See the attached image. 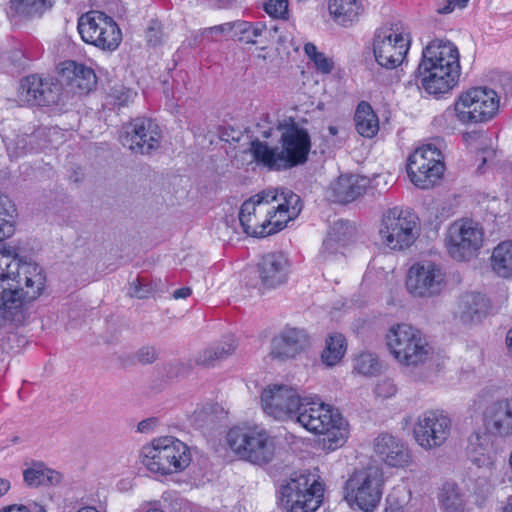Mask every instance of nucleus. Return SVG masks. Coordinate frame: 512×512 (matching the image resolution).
<instances>
[{
	"mask_svg": "<svg viewBox=\"0 0 512 512\" xmlns=\"http://www.w3.org/2000/svg\"><path fill=\"white\" fill-rule=\"evenodd\" d=\"M77 512H100V511L97 510L95 507L86 506V507L80 508Z\"/></svg>",
	"mask_w": 512,
	"mask_h": 512,
	"instance_id": "e2e57ef3",
	"label": "nucleus"
},
{
	"mask_svg": "<svg viewBox=\"0 0 512 512\" xmlns=\"http://www.w3.org/2000/svg\"><path fill=\"white\" fill-rule=\"evenodd\" d=\"M294 423L306 431L321 435V445L326 451L341 448L349 438L347 420L331 405L317 396H305Z\"/></svg>",
	"mask_w": 512,
	"mask_h": 512,
	"instance_id": "39448f33",
	"label": "nucleus"
},
{
	"mask_svg": "<svg viewBox=\"0 0 512 512\" xmlns=\"http://www.w3.org/2000/svg\"><path fill=\"white\" fill-rule=\"evenodd\" d=\"M52 7L50 0H10L9 14L13 17L40 16Z\"/></svg>",
	"mask_w": 512,
	"mask_h": 512,
	"instance_id": "e433bc0d",
	"label": "nucleus"
},
{
	"mask_svg": "<svg viewBox=\"0 0 512 512\" xmlns=\"http://www.w3.org/2000/svg\"><path fill=\"white\" fill-rule=\"evenodd\" d=\"M302 209L300 197L286 188L261 191L246 200L239 221L247 235L264 237L277 233L296 219Z\"/></svg>",
	"mask_w": 512,
	"mask_h": 512,
	"instance_id": "f03ea898",
	"label": "nucleus"
},
{
	"mask_svg": "<svg viewBox=\"0 0 512 512\" xmlns=\"http://www.w3.org/2000/svg\"><path fill=\"white\" fill-rule=\"evenodd\" d=\"M121 141L135 153L148 154L159 147L161 131L153 120L137 118L124 126Z\"/></svg>",
	"mask_w": 512,
	"mask_h": 512,
	"instance_id": "aec40b11",
	"label": "nucleus"
},
{
	"mask_svg": "<svg viewBox=\"0 0 512 512\" xmlns=\"http://www.w3.org/2000/svg\"><path fill=\"white\" fill-rule=\"evenodd\" d=\"M264 8L271 17L285 18L288 13V0H268Z\"/></svg>",
	"mask_w": 512,
	"mask_h": 512,
	"instance_id": "a18cd8bd",
	"label": "nucleus"
},
{
	"mask_svg": "<svg viewBox=\"0 0 512 512\" xmlns=\"http://www.w3.org/2000/svg\"><path fill=\"white\" fill-rule=\"evenodd\" d=\"M17 97L20 103L26 105H47L54 101L49 83L37 75H30L21 80Z\"/></svg>",
	"mask_w": 512,
	"mask_h": 512,
	"instance_id": "a878e982",
	"label": "nucleus"
},
{
	"mask_svg": "<svg viewBox=\"0 0 512 512\" xmlns=\"http://www.w3.org/2000/svg\"><path fill=\"white\" fill-rule=\"evenodd\" d=\"M150 292V288L147 285L143 284L140 279H136L132 281L130 284L129 294L132 297L143 299L148 297Z\"/></svg>",
	"mask_w": 512,
	"mask_h": 512,
	"instance_id": "09e8293b",
	"label": "nucleus"
},
{
	"mask_svg": "<svg viewBox=\"0 0 512 512\" xmlns=\"http://www.w3.org/2000/svg\"><path fill=\"white\" fill-rule=\"evenodd\" d=\"M357 132L365 138H373L379 131V118L371 105L365 101L357 105L354 115Z\"/></svg>",
	"mask_w": 512,
	"mask_h": 512,
	"instance_id": "c9c22d12",
	"label": "nucleus"
},
{
	"mask_svg": "<svg viewBox=\"0 0 512 512\" xmlns=\"http://www.w3.org/2000/svg\"><path fill=\"white\" fill-rule=\"evenodd\" d=\"M385 345L395 362L405 368L421 367L434 355L424 333L407 323L390 326L385 334Z\"/></svg>",
	"mask_w": 512,
	"mask_h": 512,
	"instance_id": "423d86ee",
	"label": "nucleus"
},
{
	"mask_svg": "<svg viewBox=\"0 0 512 512\" xmlns=\"http://www.w3.org/2000/svg\"><path fill=\"white\" fill-rule=\"evenodd\" d=\"M11 488L10 481L5 478H0V497L8 493Z\"/></svg>",
	"mask_w": 512,
	"mask_h": 512,
	"instance_id": "bf43d9fd",
	"label": "nucleus"
},
{
	"mask_svg": "<svg viewBox=\"0 0 512 512\" xmlns=\"http://www.w3.org/2000/svg\"><path fill=\"white\" fill-rule=\"evenodd\" d=\"M59 134V131L57 128H48V129H43V130H39L37 132V136H40V135H46L49 137V142L52 143L53 140L51 139L52 136H56Z\"/></svg>",
	"mask_w": 512,
	"mask_h": 512,
	"instance_id": "4d7b16f0",
	"label": "nucleus"
},
{
	"mask_svg": "<svg viewBox=\"0 0 512 512\" xmlns=\"http://www.w3.org/2000/svg\"><path fill=\"white\" fill-rule=\"evenodd\" d=\"M468 454L472 463L481 468H491L494 451L491 436L487 432H475L469 437Z\"/></svg>",
	"mask_w": 512,
	"mask_h": 512,
	"instance_id": "c756f323",
	"label": "nucleus"
},
{
	"mask_svg": "<svg viewBox=\"0 0 512 512\" xmlns=\"http://www.w3.org/2000/svg\"><path fill=\"white\" fill-rule=\"evenodd\" d=\"M22 508H24L26 512H47L43 505L33 501L28 504H22Z\"/></svg>",
	"mask_w": 512,
	"mask_h": 512,
	"instance_id": "5fc2aeb1",
	"label": "nucleus"
},
{
	"mask_svg": "<svg viewBox=\"0 0 512 512\" xmlns=\"http://www.w3.org/2000/svg\"><path fill=\"white\" fill-rule=\"evenodd\" d=\"M464 140L467 145L474 150H480L482 152V163H486L492 159L495 151L492 148V139L485 133L482 132H467L464 134Z\"/></svg>",
	"mask_w": 512,
	"mask_h": 512,
	"instance_id": "a19ab883",
	"label": "nucleus"
},
{
	"mask_svg": "<svg viewBox=\"0 0 512 512\" xmlns=\"http://www.w3.org/2000/svg\"><path fill=\"white\" fill-rule=\"evenodd\" d=\"M490 309L489 300L478 292H465L458 298L455 319L464 326H474L482 322Z\"/></svg>",
	"mask_w": 512,
	"mask_h": 512,
	"instance_id": "5701e85b",
	"label": "nucleus"
},
{
	"mask_svg": "<svg viewBox=\"0 0 512 512\" xmlns=\"http://www.w3.org/2000/svg\"><path fill=\"white\" fill-rule=\"evenodd\" d=\"M289 272V259L280 252L264 255L258 264L259 279L262 285L268 288H275L284 284Z\"/></svg>",
	"mask_w": 512,
	"mask_h": 512,
	"instance_id": "b1692460",
	"label": "nucleus"
},
{
	"mask_svg": "<svg viewBox=\"0 0 512 512\" xmlns=\"http://www.w3.org/2000/svg\"><path fill=\"white\" fill-rule=\"evenodd\" d=\"M237 344L233 336L225 337L221 342L213 347L205 349L198 357V363L202 365H212L216 361L226 359L236 350Z\"/></svg>",
	"mask_w": 512,
	"mask_h": 512,
	"instance_id": "4c0bfd02",
	"label": "nucleus"
},
{
	"mask_svg": "<svg viewBox=\"0 0 512 512\" xmlns=\"http://www.w3.org/2000/svg\"><path fill=\"white\" fill-rule=\"evenodd\" d=\"M310 346V338L303 329L285 327L271 343L273 357L286 360L296 358Z\"/></svg>",
	"mask_w": 512,
	"mask_h": 512,
	"instance_id": "4be33fe9",
	"label": "nucleus"
},
{
	"mask_svg": "<svg viewBox=\"0 0 512 512\" xmlns=\"http://www.w3.org/2000/svg\"><path fill=\"white\" fill-rule=\"evenodd\" d=\"M489 264L498 277L512 279V240L501 241L492 249Z\"/></svg>",
	"mask_w": 512,
	"mask_h": 512,
	"instance_id": "72a5a7b5",
	"label": "nucleus"
},
{
	"mask_svg": "<svg viewBox=\"0 0 512 512\" xmlns=\"http://www.w3.org/2000/svg\"><path fill=\"white\" fill-rule=\"evenodd\" d=\"M141 457L146 469L159 475L182 472L191 462L189 447L173 436L154 438L142 447Z\"/></svg>",
	"mask_w": 512,
	"mask_h": 512,
	"instance_id": "0eeeda50",
	"label": "nucleus"
},
{
	"mask_svg": "<svg viewBox=\"0 0 512 512\" xmlns=\"http://www.w3.org/2000/svg\"><path fill=\"white\" fill-rule=\"evenodd\" d=\"M304 52L317 73L328 75L333 71L335 67L333 58L319 51L313 43H306Z\"/></svg>",
	"mask_w": 512,
	"mask_h": 512,
	"instance_id": "ea45409f",
	"label": "nucleus"
},
{
	"mask_svg": "<svg viewBox=\"0 0 512 512\" xmlns=\"http://www.w3.org/2000/svg\"><path fill=\"white\" fill-rule=\"evenodd\" d=\"M348 226L343 221L336 222L329 230L323 241L321 250V260L324 264H328L333 260H341L345 255Z\"/></svg>",
	"mask_w": 512,
	"mask_h": 512,
	"instance_id": "c85d7f7f",
	"label": "nucleus"
},
{
	"mask_svg": "<svg viewBox=\"0 0 512 512\" xmlns=\"http://www.w3.org/2000/svg\"><path fill=\"white\" fill-rule=\"evenodd\" d=\"M213 411H214V407L213 406H210L208 409H206L205 407L201 408V409H197L194 411L193 413V421L195 423H198V422H211L213 421Z\"/></svg>",
	"mask_w": 512,
	"mask_h": 512,
	"instance_id": "8fccbe9b",
	"label": "nucleus"
},
{
	"mask_svg": "<svg viewBox=\"0 0 512 512\" xmlns=\"http://www.w3.org/2000/svg\"><path fill=\"white\" fill-rule=\"evenodd\" d=\"M328 132L331 136H336L338 134V128L336 126H329Z\"/></svg>",
	"mask_w": 512,
	"mask_h": 512,
	"instance_id": "0e129e2a",
	"label": "nucleus"
},
{
	"mask_svg": "<svg viewBox=\"0 0 512 512\" xmlns=\"http://www.w3.org/2000/svg\"><path fill=\"white\" fill-rule=\"evenodd\" d=\"M16 208L8 199L0 197V242L15 231ZM45 277L42 269L31 262H21L12 248L0 250V287L6 309H16L22 297L37 298L43 291Z\"/></svg>",
	"mask_w": 512,
	"mask_h": 512,
	"instance_id": "f257e3e1",
	"label": "nucleus"
},
{
	"mask_svg": "<svg viewBox=\"0 0 512 512\" xmlns=\"http://www.w3.org/2000/svg\"><path fill=\"white\" fill-rule=\"evenodd\" d=\"M405 284L412 297L428 300L440 296L446 290L448 276L440 262L420 259L409 267Z\"/></svg>",
	"mask_w": 512,
	"mask_h": 512,
	"instance_id": "2eb2a0df",
	"label": "nucleus"
},
{
	"mask_svg": "<svg viewBox=\"0 0 512 512\" xmlns=\"http://www.w3.org/2000/svg\"><path fill=\"white\" fill-rule=\"evenodd\" d=\"M438 500L443 512H467L470 509L465 492L455 483H445L440 489Z\"/></svg>",
	"mask_w": 512,
	"mask_h": 512,
	"instance_id": "473e14b6",
	"label": "nucleus"
},
{
	"mask_svg": "<svg viewBox=\"0 0 512 512\" xmlns=\"http://www.w3.org/2000/svg\"><path fill=\"white\" fill-rule=\"evenodd\" d=\"M374 392L376 396L381 398H390L397 393V386L390 378H384L375 386Z\"/></svg>",
	"mask_w": 512,
	"mask_h": 512,
	"instance_id": "49530a36",
	"label": "nucleus"
},
{
	"mask_svg": "<svg viewBox=\"0 0 512 512\" xmlns=\"http://www.w3.org/2000/svg\"><path fill=\"white\" fill-rule=\"evenodd\" d=\"M384 512H408V510L403 506H398L389 503L388 506L385 508Z\"/></svg>",
	"mask_w": 512,
	"mask_h": 512,
	"instance_id": "680f3d73",
	"label": "nucleus"
},
{
	"mask_svg": "<svg viewBox=\"0 0 512 512\" xmlns=\"http://www.w3.org/2000/svg\"><path fill=\"white\" fill-rule=\"evenodd\" d=\"M288 38L289 37L287 35H280L278 41L282 44H285L286 42H288Z\"/></svg>",
	"mask_w": 512,
	"mask_h": 512,
	"instance_id": "338daca9",
	"label": "nucleus"
},
{
	"mask_svg": "<svg viewBox=\"0 0 512 512\" xmlns=\"http://www.w3.org/2000/svg\"><path fill=\"white\" fill-rule=\"evenodd\" d=\"M281 149L267 142L255 140L249 153L252 160L261 167L272 171L288 170L304 164L311 150L310 135L303 126L292 118L283 119L278 124Z\"/></svg>",
	"mask_w": 512,
	"mask_h": 512,
	"instance_id": "20e7f679",
	"label": "nucleus"
},
{
	"mask_svg": "<svg viewBox=\"0 0 512 512\" xmlns=\"http://www.w3.org/2000/svg\"><path fill=\"white\" fill-rule=\"evenodd\" d=\"M110 95L118 105H126L133 101L136 97V92L123 85H117L111 89Z\"/></svg>",
	"mask_w": 512,
	"mask_h": 512,
	"instance_id": "c03bdc74",
	"label": "nucleus"
},
{
	"mask_svg": "<svg viewBox=\"0 0 512 512\" xmlns=\"http://www.w3.org/2000/svg\"><path fill=\"white\" fill-rule=\"evenodd\" d=\"M451 418L442 410H426L419 414L413 425V438L424 450L441 447L449 439Z\"/></svg>",
	"mask_w": 512,
	"mask_h": 512,
	"instance_id": "6ab92c4d",
	"label": "nucleus"
},
{
	"mask_svg": "<svg viewBox=\"0 0 512 512\" xmlns=\"http://www.w3.org/2000/svg\"><path fill=\"white\" fill-rule=\"evenodd\" d=\"M505 344L510 356H512V327L507 331Z\"/></svg>",
	"mask_w": 512,
	"mask_h": 512,
	"instance_id": "052dcab7",
	"label": "nucleus"
},
{
	"mask_svg": "<svg viewBox=\"0 0 512 512\" xmlns=\"http://www.w3.org/2000/svg\"><path fill=\"white\" fill-rule=\"evenodd\" d=\"M412 42L408 27L402 22L386 23L374 32L372 50L376 63L392 70L402 65Z\"/></svg>",
	"mask_w": 512,
	"mask_h": 512,
	"instance_id": "9b49d317",
	"label": "nucleus"
},
{
	"mask_svg": "<svg viewBox=\"0 0 512 512\" xmlns=\"http://www.w3.org/2000/svg\"><path fill=\"white\" fill-rule=\"evenodd\" d=\"M59 73L62 81L71 88H77L80 92L90 91L96 84L94 71L75 61H64L60 64Z\"/></svg>",
	"mask_w": 512,
	"mask_h": 512,
	"instance_id": "cd10ccee",
	"label": "nucleus"
},
{
	"mask_svg": "<svg viewBox=\"0 0 512 512\" xmlns=\"http://www.w3.org/2000/svg\"><path fill=\"white\" fill-rule=\"evenodd\" d=\"M470 0H443L437 8L440 14H450L456 9L463 10L468 6Z\"/></svg>",
	"mask_w": 512,
	"mask_h": 512,
	"instance_id": "de8ad7c7",
	"label": "nucleus"
},
{
	"mask_svg": "<svg viewBox=\"0 0 512 512\" xmlns=\"http://www.w3.org/2000/svg\"><path fill=\"white\" fill-rule=\"evenodd\" d=\"M328 12L337 25L349 27L359 20L363 6L359 0H329Z\"/></svg>",
	"mask_w": 512,
	"mask_h": 512,
	"instance_id": "2f4dec72",
	"label": "nucleus"
},
{
	"mask_svg": "<svg viewBox=\"0 0 512 512\" xmlns=\"http://www.w3.org/2000/svg\"><path fill=\"white\" fill-rule=\"evenodd\" d=\"M484 244L482 226L468 218L452 222L445 233L444 245L448 255L457 262L476 258Z\"/></svg>",
	"mask_w": 512,
	"mask_h": 512,
	"instance_id": "4468645a",
	"label": "nucleus"
},
{
	"mask_svg": "<svg viewBox=\"0 0 512 512\" xmlns=\"http://www.w3.org/2000/svg\"><path fill=\"white\" fill-rule=\"evenodd\" d=\"M499 108V95L485 86L462 91L453 105L455 119L463 126L488 123L498 115Z\"/></svg>",
	"mask_w": 512,
	"mask_h": 512,
	"instance_id": "9d476101",
	"label": "nucleus"
},
{
	"mask_svg": "<svg viewBox=\"0 0 512 512\" xmlns=\"http://www.w3.org/2000/svg\"><path fill=\"white\" fill-rule=\"evenodd\" d=\"M159 32H160L159 23L156 21L152 22L151 26H149V28H148L147 35H146L148 42L151 43L152 45H156L160 40Z\"/></svg>",
	"mask_w": 512,
	"mask_h": 512,
	"instance_id": "603ef678",
	"label": "nucleus"
},
{
	"mask_svg": "<svg viewBox=\"0 0 512 512\" xmlns=\"http://www.w3.org/2000/svg\"><path fill=\"white\" fill-rule=\"evenodd\" d=\"M227 443L240 459L257 465L270 463L276 455L275 439L258 425L231 428L227 433Z\"/></svg>",
	"mask_w": 512,
	"mask_h": 512,
	"instance_id": "6e6552de",
	"label": "nucleus"
},
{
	"mask_svg": "<svg viewBox=\"0 0 512 512\" xmlns=\"http://www.w3.org/2000/svg\"><path fill=\"white\" fill-rule=\"evenodd\" d=\"M81 39L105 51H114L122 41V32L114 19L100 11H89L78 20Z\"/></svg>",
	"mask_w": 512,
	"mask_h": 512,
	"instance_id": "f3484780",
	"label": "nucleus"
},
{
	"mask_svg": "<svg viewBox=\"0 0 512 512\" xmlns=\"http://www.w3.org/2000/svg\"><path fill=\"white\" fill-rule=\"evenodd\" d=\"M374 452L384 465L391 468L403 469L412 461L411 452L404 441L390 434H381L375 439Z\"/></svg>",
	"mask_w": 512,
	"mask_h": 512,
	"instance_id": "412c9836",
	"label": "nucleus"
},
{
	"mask_svg": "<svg viewBox=\"0 0 512 512\" xmlns=\"http://www.w3.org/2000/svg\"><path fill=\"white\" fill-rule=\"evenodd\" d=\"M484 421L490 434L502 438L512 436V396L492 403Z\"/></svg>",
	"mask_w": 512,
	"mask_h": 512,
	"instance_id": "393cba45",
	"label": "nucleus"
},
{
	"mask_svg": "<svg viewBox=\"0 0 512 512\" xmlns=\"http://www.w3.org/2000/svg\"><path fill=\"white\" fill-rule=\"evenodd\" d=\"M24 480L29 486L54 485L60 482L61 475L42 464H36L24 471Z\"/></svg>",
	"mask_w": 512,
	"mask_h": 512,
	"instance_id": "58836bf2",
	"label": "nucleus"
},
{
	"mask_svg": "<svg viewBox=\"0 0 512 512\" xmlns=\"http://www.w3.org/2000/svg\"><path fill=\"white\" fill-rule=\"evenodd\" d=\"M0 512H26L24 508H22V504H11L4 506L0 509Z\"/></svg>",
	"mask_w": 512,
	"mask_h": 512,
	"instance_id": "13d9d810",
	"label": "nucleus"
},
{
	"mask_svg": "<svg viewBox=\"0 0 512 512\" xmlns=\"http://www.w3.org/2000/svg\"><path fill=\"white\" fill-rule=\"evenodd\" d=\"M303 398L289 385L270 384L260 394V405L268 417L280 422H294Z\"/></svg>",
	"mask_w": 512,
	"mask_h": 512,
	"instance_id": "a211bd4d",
	"label": "nucleus"
},
{
	"mask_svg": "<svg viewBox=\"0 0 512 512\" xmlns=\"http://www.w3.org/2000/svg\"><path fill=\"white\" fill-rule=\"evenodd\" d=\"M384 476L381 468L368 466L354 470L344 485V500L352 509L374 511L383 495Z\"/></svg>",
	"mask_w": 512,
	"mask_h": 512,
	"instance_id": "ddd939ff",
	"label": "nucleus"
},
{
	"mask_svg": "<svg viewBox=\"0 0 512 512\" xmlns=\"http://www.w3.org/2000/svg\"><path fill=\"white\" fill-rule=\"evenodd\" d=\"M192 291L189 287H183L180 289H177L173 293V297L175 299H185L191 295Z\"/></svg>",
	"mask_w": 512,
	"mask_h": 512,
	"instance_id": "6e6d98bb",
	"label": "nucleus"
},
{
	"mask_svg": "<svg viewBox=\"0 0 512 512\" xmlns=\"http://www.w3.org/2000/svg\"><path fill=\"white\" fill-rule=\"evenodd\" d=\"M444 171V156L436 144L421 145L408 158L407 173L418 188L433 187L442 178Z\"/></svg>",
	"mask_w": 512,
	"mask_h": 512,
	"instance_id": "dca6fc26",
	"label": "nucleus"
},
{
	"mask_svg": "<svg viewBox=\"0 0 512 512\" xmlns=\"http://www.w3.org/2000/svg\"><path fill=\"white\" fill-rule=\"evenodd\" d=\"M460 76V52L454 42L436 38L423 48L416 78L427 94L440 97L449 93Z\"/></svg>",
	"mask_w": 512,
	"mask_h": 512,
	"instance_id": "7ed1b4c3",
	"label": "nucleus"
},
{
	"mask_svg": "<svg viewBox=\"0 0 512 512\" xmlns=\"http://www.w3.org/2000/svg\"><path fill=\"white\" fill-rule=\"evenodd\" d=\"M502 512H512V500L507 502V504L503 507Z\"/></svg>",
	"mask_w": 512,
	"mask_h": 512,
	"instance_id": "69168bd1",
	"label": "nucleus"
},
{
	"mask_svg": "<svg viewBox=\"0 0 512 512\" xmlns=\"http://www.w3.org/2000/svg\"><path fill=\"white\" fill-rule=\"evenodd\" d=\"M147 512H163V511L159 508L153 507V508L148 509Z\"/></svg>",
	"mask_w": 512,
	"mask_h": 512,
	"instance_id": "774afa93",
	"label": "nucleus"
},
{
	"mask_svg": "<svg viewBox=\"0 0 512 512\" xmlns=\"http://www.w3.org/2000/svg\"><path fill=\"white\" fill-rule=\"evenodd\" d=\"M210 30L215 32L227 33L231 37L246 44L257 43V39L262 37L267 31L266 25L261 22L250 23L246 21L225 23L219 26H215Z\"/></svg>",
	"mask_w": 512,
	"mask_h": 512,
	"instance_id": "7c9ffc66",
	"label": "nucleus"
},
{
	"mask_svg": "<svg viewBox=\"0 0 512 512\" xmlns=\"http://www.w3.org/2000/svg\"><path fill=\"white\" fill-rule=\"evenodd\" d=\"M491 491L492 485L486 477L477 479L469 489L473 504L477 507H482L490 496Z\"/></svg>",
	"mask_w": 512,
	"mask_h": 512,
	"instance_id": "37998d69",
	"label": "nucleus"
},
{
	"mask_svg": "<svg viewBox=\"0 0 512 512\" xmlns=\"http://www.w3.org/2000/svg\"><path fill=\"white\" fill-rule=\"evenodd\" d=\"M347 340L343 334L330 333L324 342V348L320 354V360L328 368L335 367L344 358L347 352Z\"/></svg>",
	"mask_w": 512,
	"mask_h": 512,
	"instance_id": "f704fd0d",
	"label": "nucleus"
},
{
	"mask_svg": "<svg viewBox=\"0 0 512 512\" xmlns=\"http://www.w3.org/2000/svg\"><path fill=\"white\" fill-rule=\"evenodd\" d=\"M419 236L420 225L413 212L398 206L383 212L378 226V240L384 248L405 251Z\"/></svg>",
	"mask_w": 512,
	"mask_h": 512,
	"instance_id": "1a4fd4ad",
	"label": "nucleus"
},
{
	"mask_svg": "<svg viewBox=\"0 0 512 512\" xmlns=\"http://www.w3.org/2000/svg\"><path fill=\"white\" fill-rule=\"evenodd\" d=\"M155 425L156 421L154 419H146L138 424L137 430L140 433H150L151 431H153Z\"/></svg>",
	"mask_w": 512,
	"mask_h": 512,
	"instance_id": "864d4df0",
	"label": "nucleus"
},
{
	"mask_svg": "<svg viewBox=\"0 0 512 512\" xmlns=\"http://www.w3.org/2000/svg\"><path fill=\"white\" fill-rule=\"evenodd\" d=\"M353 371L363 376H375L381 371L378 356L371 352H362L353 360Z\"/></svg>",
	"mask_w": 512,
	"mask_h": 512,
	"instance_id": "79ce46f5",
	"label": "nucleus"
},
{
	"mask_svg": "<svg viewBox=\"0 0 512 512\" xmlns=\"http://www.w3.org/2000/svg\"><path fill=\"white\" fill-rule=\"evenodd\" d=\"M157 357L156 350L153 347H143L137 353V358L141 363H152Z\"/></svg>",
	"mask_w": 512,
	"mask_h": 512,
	"instance_id": "3c124183",
	"label": "nucleus"
},
{
	"mask_svg": "<svg viewBox=\"0 0 512 512\" xmlns=\"http://www.w3.org/2000/svg\"><path fill=\"white\" fill-rule=\"evenodd\" d=\"M323 495L324 484L312 471L292 474L281 487V503L286 512H315Z\"/></svg>",
	"mask_w": 512,
	"mask_h": 512,
	"instance_id": "f8f14e48",
	"label": "nucleus"
},
{
	"mask_svg": "<svg viewBox=\"0 0 512 512\" xmlns=\"http://www.w3.org/2000/svg\"><path fill=\"white\" fill-rule=\"evenodd\" d=\"M370 185L369 178L357 174H345L331 184L330 190L338 202H350L363 195Z\"/></svg>",
	"mask_w": 512,
	"mask_h": 512,
	"instance_id": "bb28decb",
	"label": "nucleus"
}]
</instances>
